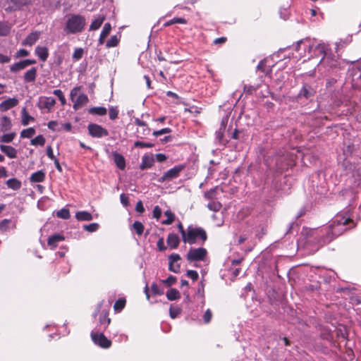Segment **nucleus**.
<instances>
[{
    "mask_svg": "<svg viewBox=\"0 0 361 361\" xmlns=\"http://www.w3.org/2000/svg\"><path fill=\"white\" fill-rule=\"evenodd\" d=\"M354 226L355 224L349 215L337 214L327 226L303 228L299 240L303 242L304 245L318 244L322 246Z\"/></svg>",
    "mask_w": 361,
    "mask_h": 361,
    "instance_id": "nucleus-1",
    "label": "nucleus"
},
{
    "mask_svg": "<svg viewBox=\"0 0 361 361\" xmlns=\"http://www.w3.org/2000/svg\"><path fill=\"white\" fill-rule=\"evenodd\" d=\"M302 45L305 48H308V60L311 58L323 56L319 63V68L324 67L327 68L328 71H331L332 73L336 74L339 70L343 68L345 66V60L329 53L324 43L315 44L310 39L305 38L297 42L295 49L298 51Z\"/></svg>",
    "mask_w": 361,
    "mask_h": 361,
    "instance_id": "nucleus-2",
    "label": "nucleus"
},
{
    "mask_svg": "<svg viewBox=\"0 0 361 361\" xmlns=\"http://www.w3.org/2000/svg\"><path fill=\"white\" fill-rule=\"evenodd\" d=\"M85 25V18L80 15L71 16L66 23L64 31L67 34H75L83 30Z\"/></svg>",
    "mask_w": 361,
    "mask_h": 361,
    "instance_id": "nucleus-3",
    "label": "nucleus"
},
{
    "mask_svg": "<svg viewBox=\"0 0 361 361\" xmlns=\"http://www.w3.org/2000/svg\"><path fill=\"white\" fill-rule=\"evenodd\" d=\"M207 238L206 231L203 228L190 226L187 228V234L185 238H184L183 242L192 245L195 243L198 239H200L204 243Z\"/></svg>",
    "mask_w": 361,
    "mask_h": 361,
    "instance_id": "nucleus-4",
    "label": "nucleus"
},
{
    "mask_svg": "<svg viewBox=\"0 0 361 361\" xmlns=\"http://www.w3.org/2000/svg\"><path fill=\"white\" fill-rule=\"evenodd\" d=\"M354 145H348L343 149V155L345 156V159L343 161V166L348 173H353L356 169V166L355 164H352L350 157L353 155Z\"/></svg>",
    "mask_w": 361,
    "mask_h": 361,
    "instance_id": "nucleus-5",
    "label": "nucleus"
},
{
    "mask_svg": "<svg viewBox=\"0 0 361 361\" xmlns=\"http://www.w3.org/2000/svg\"><path fill=\"white\" fill-rule=\"evenodd\" d=\"M185 169V165H177L173 168L166 171L163 176L159 178V182L171 181L180 175V173Z\"/></svg>",
    "mask_w": 361,
    "mask_h": 361,
    "instance_id": "nucleus-6",
    "label": "nucleus"
},
{
    "mask_svg": "<svg viewBox=\"0 0 361 361\" xmlns=\"http://www.w3.org/2000/svg\"><path fill=\"white\" fill-rule=\"evenodd\" d=\"M91 338L93 342L103 348H109L111 345V341L108 339L102 333L92 331Z\"/></svg>",
    "mask_w": 361,
    "mask_h": 361,
    "instance_id": "nucleus-7",
    "label": "nucleus"
},
{
    "mask_svg": "<svg viewBox=\"0 0 361 361\" xmlns=\"http://www.w3.org/2000/svg\"><path fill=\"white\" fill-rule=\"evenodd\" d=\"M87 130L89 134L93 137L101 138L109 135V132L106 128L96 123H90L87 126Z\"/></svg>",
    "mask_w": 361,
    "mask_h": 361,
    "instance_id": "nucleus-8",
    "label": "nucleus"
},
{
    "mask_svg": "<svg viewBox=\"0 0 361 361\" xmlns=\"http://www.w3.org/2000/svg\"><path fill=\"white\" fill-rule=\"evenodd\" d=\"M207 253L206 249L203 247L191 248L187 254V259L190 262L204 260Z\"/></svg>",
    "mask_w": 361,
    "mask_h": 361,
    "instance_id": "nucleus-9",
    "label": "nucleus"
},
{
    "mask_svg": "<svg viewBox=\"0 0 361 361\" xmlns=\"http://www.w3.org/2000/svg\"><path fill=\"white\" fill-rule=\"evenodd\" d=\"M35 0H10L11 4L6 10V11H16L20 10L25 6L31 5Z\"/></svg>",
    "mask_w": 361,
    "mask_h": 361,
    "instance_id": "nucleus-10",
    "label": "nucleus"
},
{
    "mask_svg": "<svg viewBox=\"0 0 361 361\" xmlns=\"http://www.w3.org/2000/svg\"><path fill=\"white\" fill-rule=\"evenodd\" d=\"M315 91L310 85H304L298 94V98L304 97L307 99H311L314 97Z\"/></svg>",
    "mask_w": 361,
    "mask_h": 361,
    "instance_id": "nucleus-11",
    "label": "nucleus"
},
{
    "mask_svg": "<svg viewBox=\"0 0 361 361\" xmlns=\"http://www.w3.org/2000/svg\"><path fill=\"white\" fill-rule=\"evenodd\" d=\"M18 104V100L16 98H9L3 101L0 104V111L2 112L6 111L8 109L16 106Z\"/></svg>",
    "mask_w": 361,
    "mask_h": 361,
    "instance_id": "nucleus-12",
    "label": "nucleus"
},
{
    "mask_svg": "<svg viewBox=\"0 0 361 361\" xmlns=\"http://www.w3.org/2000/svg\"><path fill=\"white\" fill-rule=\"evenodd\" d=\"M89 99L86 94H80L78 96L76 99H74L73 108L75 110H78L82 106L86 105L88 102Z\"/></svg>",
    "mask_w": 361,
    "mask_h": 361,
    "instance_id": "nucleus-13",
    "label": "nucleus"
},
{
    "mask_svg": "<svg viewBox=\"0 0 361 361\" xmlns=\"http://www.w3.org/2000/svg\"><path fill=\"white\" fill-rule=\"evenodd\" d=\"M0 149L10 159H15L17 157V149L12 146L0 145Z\"/></svg>",
    "mask_w": 361,
    "mask_h": 361,
    "instance_id": "nucleus-14",
    "label": "nucleus"
},
{
    "mask_svg": "<svg viewBox=\"0 0 361 361\" xmlns=\"http://www.w3.org/2000/svg\"><path fill=\"white\" fill-rule=\"evenodd\" d=\"M63 240L64 237L63 235L54 234L48 238L47 244L51 250H54L58 246V243Z\"/></svg>",
    "mask_w": 361,
    "mask_h": 361,
    "instance_id": "nucleus-15",
    "label": "nucleus"
},
{
    "mask_svg": "<svg viewBox=\"0 0 361 361\" xmlns=\"http://www.w3.org/2000/svg\"><path fill=\"white\" fill-rule=\"evenodd\" d=\"M40 32H32L23 41L22 44L25 46H32L38 40Z\"/></svg>",
    "mask_w": 361,
    "mask_h": 361,
    "instance_id": "nucleus-16",
    "label": "nucleus"
},
{
    "mask_svg": "<svg viewBox=\"0 0 361 361\" xmlns=\"http://www.w3.org/2000/svg\"><path fill=\"white\" fill-rule=\"evenodd\" d=\"M37 75V69L35 67L30 68L27 71L24 75L23 79L25 82H35Z\"/></svg>",
    "mask_w": 361,
    "mask_h": 361,
    "instance_id": "nucleus-17",
    "label": "nucleus"
},
{
    "mask_svg": "<svg viewBox=\"0 0 361 361\" xmlns=\"http://www.w3.org/2000/svg\"><path fill=\"white\" fill-rule=\"evenodd\" d=\"M154 157L152 154H146L142 157V163L140 164V169L142 170H145L146 169H149L154 164Z\"/></svg>",
    "mask_w": 361,
    "mask_h": 361,
    "instance_id": "nucleus-18",
    "label": "nucleus"
},
{
    "mask_svg": "<svg viewBox=\"0 0 361 361\" xmlns=\"http://www.w3.org/2000/svg\"><path fill=\"white\" fill-rule=\"evenodd\" d=\"M166 243L171 249L177 248L180 243L178 235L175 233H169L166 239Z\"/></svg>",
    "mask_w": 361,
    "mask_h": 361,
    "instance_id": "nucleus-19",
    "label": "nucleus"
},
{
    "mask_svg": "<svg viewBox=\"0 0 361 361\" xmlns=\"http://www.w3.org/2000/svg\"><path fill=\"white\" fill-rule=\"evenodd\" d=\"M113 157L114 161L117 167L121 170H123L126 168V160L124 157L116 152H113Z\"/></svg>",
    "mask_w": 361,
    "mask_h": 361,
    "instance_id": "nucleus-20",
    "label": "nucleus"
},
{
    "mask_svg": "<svg viewBox=\"0 0 361 361\" xmlns=\"http://www.w3.org/2000/svg\"><path fill=\"white\" fill-rule=\"evenodd\" d=\"M12 127L11 121L10 118L4 116L0 118V130L1 132H6L11 130Z\"/></svg>",
    "mask_w": 361,
    "mask_h": 361,
    "instance_id": "nucleus-21",
    "label": "nucleus"
},
{
    "mask_svg": "<svg viewBox=\"0 0 361 361\" xmlns=\"http://www.w3.org/2000/svg\"><path fill=\"white\" fill-rule=\"evenodd\" d=\"M351 75L353 85L355 87H361V70H353Z\"/></svg>",
    "mask_w": 361,
    "mask_h": 361,
    "instance_id": "nucleus-22",
    "label": "nucleus"
},
{
    "mask_svg": "<svg viewBox=\"0 0 361 361\" xmlns=\"http://www.w3.org/2000/svg\"><path fill=\"white\" fill-rule=\"evenodd\" d=\"M35 54L42 61H47L48 56H49V51L48 49L45 47H37L35 48Z\"/></svg>",
    "mask_w": 361,
    "mask_h": 361,
    "instance_id": "nucleus-23",
    "label": "nucleus"
},
{
    "mask_svg": "<svg viewBox=\"0 0 361 361\" xmlns=\"http://www.w3.org/2000/svg\"><path fill=\"white\" fill-rule=\"evenodd\" d=\"M44 178L45 173L42 171H38L31 175L30 180L31 182L40 183L44 181Z\"/></svg>",
    "mask_w": 361,
    "mask_h": 361,
    "instance_id": "nucleus-24",
    "label": "nucleus"
},
{
    "mask_svg": "<svg viewBox=\"0 0 361 361\" xmlns=\"http://www.w3.org/2000/svg\"><path fill=\"white\" fill-rule=\"evenodd\" d=\"M75 218L78 221H91L93 217L90 212L86 211H80L76 212Z\"/></svg>",
    "mask_w": 361,
    "mask_h": 361,
    "instance_id": "nucleus-25",
    "label": "nucleus"
},
{
    "mask_svg": "<svg viewBox=\"0 0 361 361\" xmlns=\"http://www.w3.org/2000/svg\"><path fill=\"white\" fill-rule=\"evenodd\" d=\"M7 186L14 190H18L21 188V182L17 178H10L6 181Z\"/></svg>",
    "mask_w": 361,
    "mask_h": 361,
    "instance_id": "nucleus-26",
    "label": "nucleus"
},
{
    "mask_svg": "<svg viewBox=\"0 0 361 361\" xmlns=\"http://www.w3.org/2000/svg\"><path fill=\"white\" fill-rule=\"evenodd\" d=\"M56 104V99L53 97H45L42 101L43 107L50 111Z\"/></svg>",
    "mask_w": 361,
    "mask_h": 361,
    "instance_id": "nucleus-27",
    "label": "nucleus"
},
{
    "mask_svg": "<svg viewBox=\"0 0 361 361\" xmlns=\"http://www.w3.org/2000/svg\"><path fill=\"white\" fill-rule=\"evenodd\" d=\"M88 112L90 114H93V115L104 116L106 114L107 110L105 107L97 106V107L90 108L88 110Z\"/></svg>",
    "mask_w": 361,
    "mask_h": 361,
    "instance_id": "nucleus-28",
    "label": "nucleus"
},
{
    "mask_svg": "<svg viewBox=\"0 0 361 361\" xmlns=\"http://www.w3.org/2000/svg\"><path fill=\"white\" fill-rule=\"evenodd\" d=\"M21 123L23 126H27L30 121H34L35 118L30 116L25 108H23L21 111Z\"/></svg>",
    "mask_w": 361,
    "mask_h": 361,
    "instance_id": "nucleus-29",
    "label": "nucleus"
},
{
    "mask_svg": "<svg viewBox=\"0 0 361 361\" xmlns=\"http://www.w3.org/2000/svg\"><path fill=\"white\" fill-rule=\"evenodd\" d=\"M11 26L8 22H0V36H6L9 34Z\"/></svg>",
    "mask_w": 361,
    "mask_h": 361,
    "instance_id": "nucleus-30",
    "label": "nucleus"
},
{
    "mask_svg": "<svg viewBox=\"0 0 361 361\" xmlns=\"http://www.w3.org/2000/svg\"><path fill=\"white\" fill-rule=\"evenodd\" d=\"M25 68H27L25 62L24 60H23V61H20L19 62H17V63H15L12 64L10 66V71L11 72L16 73V72H18V71H20L21 70L25 69Z\"/></svg>",
    "mask_w": 361,
    "mask_h": 361,
    "instance_id": "nucleus-31",
    "label": "nucleus"
},
{
    "mask_svg": "<svg viewBox=\"0 0 361 361\" xmlns=\"http://www.w3.org/2000/svg\"><path fill=\"white\" fill-rule=\"evenodd\" d=\"M166 297L169 300H175L180 297V293L175 288H171L166 292Z\"/></svg>",
    "mask_w": 361,
    "mask_h": 361,
    "instance_id": "nucleus-32",
    "label": "nucleus"
},
{
    "mask_svg": "<svg viewBox=\"0 0 361 361\" xmlns=\"http://www.w3.org/2000/svg\"><path fill=\"white\" fill-rule=\"evenodd\" d=\"M105 20L104 16L99 17L98 18L95 19L90 25V30H98L103 22Z\"/></svg>",
    "mask_w": 361,
    "mask_h": 361,
    "instance_id": "nucleus-33",
    "label": "nucleus"
},
{
    "mask_svg": "<svg viewBox=\"0 0 361 361\" xmlns=\"http://www.w3.org/2000/svg\"><path fill=\"white\" fill-rule=\"evenodd\" d=\"M293 48L296 52H298V54L295 55L293 57L300 59L302 58H305L307 56L306 53H308V48H305L303 45L301 46L300 49L298 51L295 49V45H293Z\"/></svg>",
    "mask_w": 361,
    "mask_h": 361,
    "instance_id": "nucleus-34",
    "label": "nucleus"
},
{
    "mask_svg": "<svg viewBox=\"0 0 361 361\" xmlns=\"http://www.w3.org/2000/svg\"><path fill=\"white\" fill-rule=\"evenodd\" d=\"M16 134V133H11L8 134H4L0 137V142L4 143H10L15 138Z\"/></svg>",
    "mask_w": 361,
    "mask_h": 361,
    "instance_id": "nucleus-35",
    "label": "nucleus"
},
{
    "mask_svg": "<svg viewBox=\"0 0 361 361\" xmlns=\"http://www.w3.org/2000/svg\"><path fill=\"white\" fill-rule=\"evenodd\" d=\"M164 214H165V216H167V219L166 220H164L161 222V224H164V225H170V224H171L173 222L174 219H175L174 214L170 210H166L164 212Z\"/></svg>",
    "mask_w": 361,
    "mask_h": 361,
    "instance_id": "nucleus-36",
    "label": "nucleus"
},
{
    "mask_svg": "<svg viewBox=\"0 0 361 361\" xmlns=\"http://www.w3.org/2000/svg\"><path fill=\"white\" fill-rule=\"evenodd\" d=\"M35 134V130L33 128H29L23 130L20 133V137L23 138H30Z\"/></svg>",
    "mask_w": 361,
    "mask_h": 361,
    "instance_id": "nucleus-37",
    "label": "nucleus"
},
{
    "mask_svg": "<svg viewBox=\"0 0 361 361\" xmlns=\"http://www.w3.org/2000/svg\"><path fill=\"white\" fill-rule=\"evenodd\" d=\"M126 302V301L124 298L116 300L114 305V310L117 312H121L124 308Z\"/></svg>",
    "mask_w": 361,
    "mask_h": 361,
    "instance_id": "nucleus-38",
    "label": "nucleus"
},
{
    "mask_svg": "<svg viewBox=\"0 0 361 361\" xmlns=\"http://www.w3.org/2000/svg\"><path fill=\"white\" fill-rule=\"evenodd\" d=\"M133 228L138 235H141L144 232L145 227L141 222L135 221L133 224Z\"/></svg>",
    "mask_w": 361,
    "mask_h": 361,
    "instance_id": "nucleus-39",
    "label": "nucleus"
},
{
    "mask_svg": "<svg viewBox=\"0 0 361 361\" xmlns=\"http://www.w3.org/2000/svg\"><path fill=\"white\" fill-rule=\"evenodd\" d=\"M175 23L185 24L186 20L183 18H174L164 23L165 27L171 26Z\"/></svg>",
    "mask_w": 361,
    "mask_h": 361,
    "instance_id": "nucleus-40",
    "label": "nucleus"
},
{
    "mask_svg": "<svg viewBox=\"0 0 361 361\" xmlns=\"http://www.w3.org/2000/svg\"><path fill=\"white\" fill-rule=\"evenodd\" d=\"M118 42H119V38L116 35H113L106 42V47L107 48L114 47L118 45Z\"/></svg>",
    "mask_w": 361,
    "mask_h": 361,
    "instance_id": "nucleus-41",
    "label": "nucleus"
},
{
    "mask_svg": "<svg viewBox=\"0 0 361 361\" xmlns=\"http://www.w3.org/2000/svg\"><path fill=\"white\" fill-rule=\"evenodd\" d=\"M30 143L32 145L43 146L45 144V138L42 135H39L31 140Z\"/></svg>",
    "mask_w": 361,
    "mask_h": 361,
    "instance_id": "nucleus-42",
    "label": "nucleus"
},
{
    "mask_svg": "<svg viewBox=\"0 0 361 361\" xmlns=\"http://www.w3.org/2000/svg\"><path fill=\"white\" fill-rule=\"evenodd\" d=\"M56 216L63 219H68L70 218V212L67 209H61L56 212Z\"/></svg>",
    "mask_w": 361,
    "mask_h": 361,
    "instance_id": "nucleus-43",
    "label": "nucleus"
},
{
    "mask_svg": "<svg viewBox=\"0 0 361 361\" xmlns=\"http://www.w3.org/2000/svg\"><path fill=\"white\" fill-rule=\"evenodd\" d=\"M83 53H84V51L82 48L76 49L73 54V56H72L73 59L74 61L80 60L82 57Z\"/></svg>",
    "mask_w": 361,
    "mask_h": 361,
    "instance_id": "nucleus-44",
    "label": "nucleus"
},
{
    "mask_svg": "<svg viewBox=\"0 0 361 361\" xmlns=\"http://www.w3.org/2000/svg\"><path fill=\"white\" fill-rule=\"evenodd\" d=\"M111 322V319L107 317L106 314H101L99 316V323L104 325L106 328Z\"/></svg>",
    "mask_w": 361,
    "mask_h": 361,
    "instance_id": "nucleus-45",
    "label": "nucleus"
},
{
    "mask_svg": "<svg viewBox=\"0 0 361 361\" xmlns=\"http://www.w3.org/2000/svg\"><path fill=\"white\" fill-rule=\"evenodd\" d=\"M11 223L10 219H4L1 221H0V231L1 232H6L8 229L9 224Z\"/></svg>",
    "mask_w": 361,
    "mask_h": 361,
    "instance_id": "nucleus-46",
    "label": "nucleus"
},
{
    "mask_svg": "<svg viewBox=\"0 0 361 361\" xmlns=\"http://www.w3.org/2000/svg\"><path fill=\"white\" fill-rule=\"evenodd\" d=\"M83 228L89 232H94L99 228V224L97 223H92L89 225H84Z\"/></svg>",
    "mask_w": 361,
    "mask_h": 361,
    "instance_id": "nucleus-47",
    "label": "nucleus"
},
{
    "mask_svg": "<svg viewBox=\"0 0 361 361\" xmlns=\"http://www.w3.org/2000/svg\"><path fill=\"white\" fill-rule=\"evenodd\" d=\"M54 94L58 97L62 105H64L66 102V98L61 90H55L53 92Z\"/></svg>",
    "mask_w": 361,
    "mask_h": 361,
    "instance_id": "nucleus-48",
    "label": "nucleus"
},
{
    "mask_svg": "<svg viewBox=\"0 0 361 361\" xmlns=\"http://www.w3.org/2000/svg\"><path fill=\"white\" fill-rule=\"evenodd\" d=\"M118 110L116 107L111 106L109 109V116L110 119L115 120L118 117Z\"/></svg>",
    "mask_w": 361,
    "mask_h": 361,
    "instance_id": "nucleus-49",
    "label": "nucleus"
},
{
    "mask_svg": "<svg viewBox=\"0 0 361 361\" xmlns=\"http://www.w3.org/2000/svg\"><path fill=\"white\" fill-rule=\"evenodd\" d=\"M223 215L221 213L220 214H214L212 216V218L214 221H216V225L218 226H221L224 224Z\"/></svg>",
    "mask_w": 361,
    "mask_h": 361,
    "instance_id": "nucleus-50",
    "label": "nucleus"
},
{
    "mask_svg": "<svg viewBox=\"0 0 361 361\" xmlns=\"http://www.w3.org/2000/svg\"><path fill=\"white\" fill-rule=\"evenodd\" d=\"M111 30V25L109 23H106L104 24L103 29L102 30L101 35L107 37Z\"/></svg>",
    "mask_w": 361,
    "mask_h": 361,
    "instance_id": "nucleus-51",
    "label": "nucleus"
},
{
    "mask_svg": "<svg viewBox=\"0 0 361 361\" xmlns=\"http://www.w3.org/2000/svg\"><path fill=\"white\" fill-rule=\"evenodd\" d=\"M180 313V309L178 307H171L169 314L172 319H175Z\"/></svg>",
    "mask_w": 361,
    "mask_h": 361,
    "instance_id": "nucleus-52",
    "label": "nucleus"
},
{
    "mask_svg": "<svg viewBox=\"0 0 361 361\" xmlns=\"http://www.w3.org/2000/svg\"><path fill=\"white\" fill-rule=\"evenodd\" d=\"M216 191H217V188L211 189L210 190L204 192V197L209 200L214 199V198H215V194H216Z\"/></svg>",
    "mask_w": 361,
    "mask_h": 361,
    "instance_id": "nucleus-53",
    "label": "nucleus"
},
{
    "mask_svg": "<svg viewBox=\"0 0 361 361\" xmlns=\"http://www.w3.org/2000/svg\"><path fill=\"white\" fill-rule=\"evenodd\" d=\"M171 132V128H165L161 129L159 130L154 131L153 132V135L154 136L157 137V136H159V135H164V134L169 133Z\"/></svg>",
    "mask_w": 361,
    "mask_h": 361,
    "instance_id": "nucleus-54",
    "label": "nucleus"
},
{
    "mask_svg": "<svg viewBox=\"0 0 361 361\" xmlns=\"http://www.w3.org/2000/svg\"><path fill=\"white\" fill-rule=\"evenodd\" d=\"M134 145H135V147H141V148H144V147L149 148V147H152L154 146V145L152 143L143 142H140V141L135 142Z\"/></svg>",
    "mask_w": 361,
    "mask_h": 361,
    "instance_id": "nucleus-55",
    "label": "nucleus"
},
{
    "mask_svg": "<svg viewBox=\"0 0 361 361\" xmlns=\"http://www.w3.org/2000/svg\"><path fill=\"white\" fill-rule=\"evenodd\" d=\"M176 281V278L173 276H169L166 280H163L162 283L166 284L168 286H171L174 284Z\"/></svg>",
    "mask_w": 361,
    "mask_h": 361,
    "instance_id": "nucleus-56",
    "label": "nucleus"
},
{
    "mask_svg": "<svg viewBox=\"0 0 361 361\" xmlns=\"http://www.w3.org/2000/svg\"><path fill=\"white\" fill-rule=\"evenodd\" d=\"M212 317V313L209 309L207 310L203 315V319L204 323L208 324Z\"/></svg>",
    "mask_w": 361,
    "mask_h": 361,
    "instance_id": "nucleus-57",
    "label": "nucleus"
},
{
    "mask_svg": "<svg viewBox=\"0 0 361 361\" xmlns=\"http://www.w3.org/2000/svg\"><path fill=\"white\" fill-rule=\"evenodd\" d=\"M188 277L192 279L193 281L197 280L199 275L196 271L188 270L186 273Z\"/></svg>",
    "mask_w": 361,
    "mask_h": 361,
    "instance_id": "nucleus-58",
    "label": "nucleus"
},
{
    "mask_svg": "<svg viewBox=\"0 0 361 361\" xmlns=\"http://www.w3.org/2000/svg\"><path fill=\"white\" fill-rule=\"evenodd\" d=\"M221 207V205L219 202H210L208 204L209 209L211 210L216 211V212L219 211Z\"/></svg>",
    "mask_w": 361,
    "mask_h": 361,
    "instance_id": "nucleus-59",
    "label": "nucleus"
},
{
    "mask_svg": "<svg viewBox=\"0 0 361 361\" xmlns=\"http://www.w3.org/2000/svg\"><path fill=\"white\" fill-rule=\"evenodd\" d=\"M80 90V87H75L71 91L70 97L72 102H74V99H75V97L78 95Z\"/></svg>",
    "mask_w": 361,
    "mask_h": 361,
    "instance_id": "nucleus-60",
    "label": "nucleus"
},
{
    "mask_svg": "<svg viewBox=\"0 0 361 361\" xmlns=\"http://www.w3.org/2000/svg\"><path fill=\"white\" fill-rule=\"evenodd\" d=\"M121 202L125 206L127 207L129 204V199L128 197L123 193L120 195Z\"/></svg>",
    "mask_w": 361,
    "mask_h": 361,
    "instance_id": "nucleus-61",
    "label": "nucleus"
},
{
    "mask_svg": "<svg viewBox=\"0 0 361 361\" xmlns=\"http://www.w3.org/2000/svg\"><path fill=\"white\" fill-rule=\"evenodd\" d=\"M161 215V209L159 206H155L153 209V216L156 219H159Z\"/></svg>",
    "mask_w": 361,
    "mask_h": 361,
    "instance_id": "nucleus-62",
    "label": "nucleus"
},
{
    "mask_svg": "<svg viewBox=\"0 0 361 361\" xmlns=\"http://www.w3.org/2000/svg\"><path fill=\"white\" fill-rule=\"evenodd\" d=\"M151 288H152V291L155 295H162L163 294V290H161L159 289V288L158 287V286L155 283H153L152 285Z\"/></svg>",
    "mask_w": 361,
    "mask_h": 361,
    "instance_id": "nucleus-63",
    "label": "nucleus"
},
{
    "mask_svg": "<svg viewBox=\"0 0 361 361\" xmlns=\"http://www.w3.org/2000/svg\"><path fill=\"white\" fill-rule=\"evenodd\" d=\"M180 259V257L178 254L173 253L169 256V262H171V264H174V262H176Z\"/></svg>",
    "mask_w": 361,
    "mask_h": 361,
    "instance_id": "nucleus-64",
    "label": "nucleus"
}]
</instances>
